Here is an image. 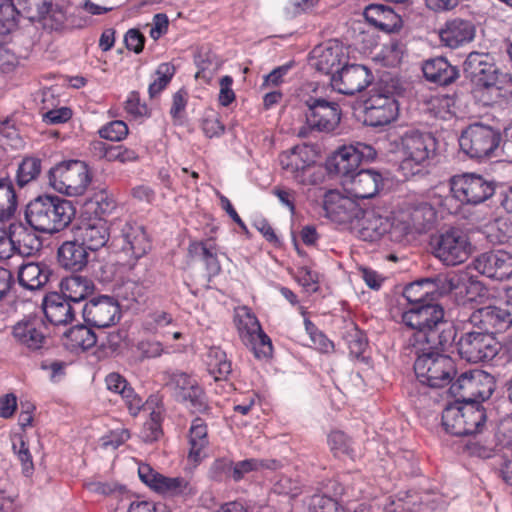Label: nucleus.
Instances as JSON below:
<instances>
[{"instance_id": "obj_1", "label": "nucleus", "mask_w": 512, "mask_h": 512, "mask_svg": "<svg viewBox=\"0 0 512 512\" xmlns=\"http://www.w3.org/2000/svg\"><path fill=\"white\" fill-rule=\"evenodd\" d=\"M401 319L405 326L415 330L411 339L413 347H446L455 338V330L444 321V310L438 304L408 306L402 312Z\"/></svg>"}, {"instance_id": "obj_2", "label": "nucleus", "mask_w": 512, "mask_h": 512, "mask_svg": "<svg viewBox=\"0 0 512 512\" xmlns=\"http://www.w3.org/2000/svg\"><path fill=\"white\" fill-rule=\"evenodd\" d=\"M442 187L433 192V200L443 212L456 214L463 205H478L493 196L494 184L476 173H461L449 180V195H442Z\"/></svg>"}, {"instance_id": "obj_3", "label": "nucleus", "mask_w": 512, "mask_h": 512, "mask_svg": "<svg viewBox=\"0 0 512 512\" xmlns=\"http://www.w3.org/2000/svg\"><path fill=\"white\" fill-rule=\"evenodd\" d=\"M75 215L71 202L54 196H39L26 208L28 224L39 232L53 234L69 225Z\"/></svg>"}, {"instance_id": "obj_4", "label": "nucleus", "mask_w": 512, "mask_h": 512, "mask_svg": "<svg viewBox=\"0 0 512 512\" xmlns=\"http://www.w3.org/2000/svg\"><path fill=\"white\" fill-rule=\"evenodd\" d=\"M401 161L399 168L405 177L420 173L436 151V140L428 132L407 130L395 141Z\"/></svg>"}, {"instance_id": "obj_5", "label": "nucleus", "mask_w": 512, "mask_h": 512, "mask_svg": "<svg viewBox=\"0 0 512 512\" xmlns=\"http://www.w3.org/2000/svg\"><path fill=\"white\" fill-rule=\"evenodd\" d=\"M464 70L497 102L512 94V75L499 70L487 54L472 52L464 62Z\"/></svg>"}, {"instance_id": "obj_6", "label": "nucleus", "mask_w": 512, "mask_h": 512, "mask_svg": "<svg viewBox=\"0 0 512 512\" xmlns=\"http://www.w3.org/2000/svg\"><path fill=\"white\" fill-rule=\"evenodd\" d=\"M414 348L418 354L414 371L422 384L439 388L451 382L456 375V366L451 357L437 351L441 346L430 348L429 345H424Z\"/></svg>"}, {"instance_id": "obj_7", "label": "nucleus", "mask_w": 512, "mask_h": 512, "mask_svg": "<svg viewBox=\"0 0 512 512\" xmlns=\"http://www.w3.org/2000/svg\"><path fill=\"white\" fill-rule=\"evenodd\" d=\"M419 200H406L394 208V237L401 242L409 235L422 234L432 228L436 221V204ZM437 207H439L437 205Z\"/></svg>"}, {"instance_id": "obj_8", "label": "nucleus", "mask_w": 512, "mask_h": 512, "mask_svg": "<svg viewBox=\"0 0 512 512\" xmlns=\"http://www.w3.org/2000/svg\"><path fill=\"white\" fill-rule=\"evenodd\" d=\"M318 153L312 146L302 144L279 155L281 169L299 184H316L322 173L316 166Z\"/></svg>"}, {"instance_id": "obj_9", "label": "nucleus", "mask_w": 512, "mask_h": 512, "mask_svg": "<svg viewBox=\"0 0 512 512\" xmlns=\"http://www.w3.org/2000/svg\"><path fill=\"white\" fill-rule=\"evenodd\" d=\"M49 185L58 193L76 197L83 195L91 183L88 166L80 160L62 161L49 171Z\"/></svg>"}, {"instance_id": "obj_10", "label": "nucleus", "mask_w": 512, "mask_h": 512, "mask_svg": "<svg viewBox=\"0 0 512 512\" xmlns=\"http://www.w3.org/2000/svg\"><path fill=\"white\" fill-rule=\"evenodd\" d=\"M375 157V149L368 144L356 142L343 145L327 158L326 170L329 174L339 177L342 183L358 171L361 163L370 162Z\"/></svg>"}, {"instance_id": "obj_11", "label": "nucleus", "mask_w": 512, "mask_h": 512, "mask_svg": "<svg viewBox=\"0 0 512 512\" xmlns=\"http://www.w3.org/2000/svg\"><path fill=\"white\" fill-rule=\"evenodd\" d=\"M36 9L39 16L51 29H60L67 19V8L64 2L54 0H0V22L14 18L15 9Z\"/></svg>"}, {"instance_id": "obj_12", "label": "nucleus", "mask_w": 512, "mask_h": 512, "mask_svg": "<svg viewBox=\"0 0 512 512\" xmlns=\"http://www.w3.org/2000/svg\"><path fill=\"white\" fill-rule=\"evenodd\" d=\"M431 246L434 256L447 266L462 264L473 253L469 237L457 228H450L436 235Z\"/></svg>"}, {"instance_id": "obj_13", "label": "nucleus", "mask_w": 512, "mask_h": 512, "mask_svg": "<svg viewBox=\"0 0 512 512\" xmlns=\"http://www.w3.org/2000/svg\"><path fill=\"white\" fill-rule=\"evenodd\" d=\"M399 92L394 85H379L366 101L365 122L370 126H384L399 115Z\"/></svg>"}, {"instance_id": "obj_14", "label": "nucleus", "mask_w": 512, "mask_h": 512, "mask_svg": "<svg viewBox=\"0 0 512 512\" xmlns=\"http://www.w3.org/2000/svg\"><path fill=\"white\" fill-rule=\"evenodd\" d=\"M495 379L489 373L474 369L462 373L451 384L450 393L461 401L479 403L489 399L495 390Z\"/></svg>"}, {"instance_id": "obj_15", "label": "nucleus", "mask_w": 512, "mask_h": 512, "mask_svg": "<svg viewBox=\"0 0 512 512\" xmlns=\"http://www.w3.org/2000/svg\"><path fill=\"white\" fill-rule=\"evenodd\" d=\"M235 324L241 340L257 358L271 356V340L263 332L258 319L249 308L243 306L235 310Z\"/></svg>"}, {"instance_id": "obj_16", "label": "nucleus", "mask_w": 512, "mask_h": 512, "mask_svg": "<svg viewBox=\"0 0 512 512\" xmlns=\"http://www.w3.org/2000/svg\"><path fill=\"white\" fill-rule=\"evenodd\" d=\"M500 141L499 131L479 123L468 126L459 138L462 151L471 158L478 159L490 157L498 148Z\"/></svg>"}, {"instance_id": "obj_17", "label": "nucleus", "mask_w": 512, "mask_h": 512, "mask_svg": "<svg viewBox=\"0 0 512 512\" xmlns=\"http://www.w3.org/2000/svg\"><path fill=\"white\" fill-rule=\"evenodd\" d=\"M138 475L151 490L166 497L187 498L196 493L193 484L187 478L165 476L146 463L139 464Z\"/></svg>"}, {"instance_id": "obj_18", "label": "nucleus", "mask_w": 512, "mask_h": 512, "mask_svg": "<svg viewBox=\"0 0 512 512\" xmlns=\"http://www.w3.org/2000/svg\"><path fill=\"white\" fill-rule=\"evenodd\" d=\"M396 226L394 209L387 216H382L374 210H361L351 230L364 241L374 242L387 236L391 241L401 242L394 237Z\"/></svg>"}, {"instance_id": "obj_19", "label": "nucleus", "mask_w": 512, "mask_h": 512, "mask_svg": "<svg viewBox=\"0 0 512 512\" xmlns=\"http://www.w3.org/2000/svg\"><path fill=\"white\" fill-rule=\"evenodd\" d=\"M315 95H310L303 99L307 107L306 123L307 125L319 132H331L339 124L341 119V111L336 102L327 101L313 89Z\"/></svg>"}, {"instance_id": "obj_20", "label": "nucleus", "mask_w": 512, "mask_h": 512, "mask_svg": "<svg viewBox=\"0 0 512 512\" xmlns=\"http://www.w3.org/2000/svg\"><path fill=\"white\" fill-rule=\"evenodd\" d=\"M457 350L462 359L478 363L493 359L498 353V343L483 329L467 331L458 340Z\"/></svg>"}, {"instance_id": "obj_21", "label": "nucleus", "mask_w": 512, "mask_h": 512, "mask_svg": "<svg viewBox=\"0 0 512 512\" xmlns=\"http://www.w3.org/2000/svg\"><path fill=\"white\" fill-rule=\"evenodd\" d=\"M459 279L456 275L438 276L436 278H425L407 285L403 291L404 298L408 301L409 306L431 303L435 295H442L457 289Z\"/></svg>"}, {"instance_id": "obj_22", "label": "nucleus", "mask_w": 512, "mask_h": 512, "mask_svg": "<svg viewBox=\"0 0 512 512\" xmlns=\"http://www.w3.org/2000/svg\"><path fill=\"white\" fill-rule=\"evenodd\" d=\"M355 199L351 195H343L338 190L328 191L323 200L326 216L331 221L352 229L362 210Z\"/></svg>"}, {"instance_id": "obj_23", "label": "nucleus", "mask_w": 512, "mask_h": 512, "mask_svg": "<svg viewBox=\"0 0 512 512\" xmlns=\"http://www.w3.org/2000/svg\"><path fill=\"white\" fill-rule=\"evenodd\" d=\"M371 71L364 65L344 64L337 73L331 76V86L345 95H354L363 91L372 82Z\"/></svg>"}, {"instance_id": "obj_24", "label": "nucleus", "mask_w": 512, "mask_h": 512, "mask_svg": "<svg viewBox=\"0 0 512 512\" xmlns=\"http://www.w3.org/2000/svg\"><path fill=\"white\" fill-rule=\"evenodd\" d=\"M312 66L324 74L337 73L348 61V48L337 40L328 41L312 51Z\"/></svg>"}, {"instance_id": "obj_25", "label": "nucleus", "mask_w": 512, "mask_h": 512, "mask_svg": "<svg viewBox=\"0 0 512 512\" xmlns=\"http://www.w3.org/2000/svg\"><path fill=\"white\" fill-rule=\"evenodd\" d=\"M473 266L480 274L498 281L512 276V254L504 250H493L477 256Z\"/></svg>"}, {"instance_id": "obj_26", "label": "nucleus", "mask_w": 512, "mask_h": 512, "mask_svg": "<svg viewBox=\"0 0 512 512\" xmlns=\"http://www.w3.org/2000/svg\"><path fill=\"white\" fill-rule=\"evenodd\" d=\"M168 387L180 401L190 404L194 412H201L206 408L204 394L197 381L183 372L171 374Z\"/></svg>"}, {"instance_id": "obj_27", "label": "nucleus", "mask_w": 512, "mask_h": 512, "mask_svg": "<svg viewBox=\"0 0 512 512\" xmlns=\"http://www.w3.org/2000/svg\"><path fill=\"white\" fill-rule=\"evenodd\" d=\"M83 317L86 323L106 328L116 323L120 317L118 304L108 296H101L87 302L83 308Z\"/></svg>"}, {"instance_id": "obj_28", "label": "nucleus", "mask_w": 512, "mask_h": 512, "mask_svg": "<svg viewBox=\"0 0 512 512\" xmlns=\"http://www.w3.org/2000/svg\"><path fill=\"white\" fill-rule=\"evenodd\" d=\"M381 184V174L372 169L358 170L341 183L345 192L356 199L374 197Z\"/></svg>"}, {"instance_id": "obj_29", "label": "nucleus", "mask_w": 512, "mask_h": 512, "mask_svg": "<svg viewBox=\"0 0 512 512\" xmlns=\"http://www.w3.org/2000/svg\"><path fill=\"white\" fill-rule=\"evenodd\" d=\"M469 321L472 325L486 331L489 328L501 331L512 324V318L502 301L477 308L471 314Z\"/></svg>"}, {"instance_id": "obj_30", "label": "nucleus", "mask_w": 512, "mask_h": 512, "mask_svg": "<svg viewBox=\"0 0 512 512\" xmlns=\"http://www.w3.org/2000/svg\"><path fill=\"white\" fill-rule=\"evenodd\" d=\"M475 35V24L470 20L462 18H453L446 21L439 30L441 43L452 49L472 42Z\"/></svg>"}, {"instance_id": "obj_31", "label": "nucleus", "mask_w": 512, "mask_h": 512, "mask_svg": "<svg viewBox=\"0 0 512 512\" xmlns=\"http://www.w3.org/2000/svg\"><path fill=\"white\" fill-rule=\"evenodd\" d=\"M75 237L88 250L96 251L104 247L110 238L109 223L103 218L84 221L77 227Z\"/></svg>"}, {"instance_id": "obj_32", "label": "nucleus", "mask_w": 512, "mask_h": 512, "mask_svg": "<svg viewBox=\"0 0 512 512\" xmlns=\"http://www.w3.org/2000/svg\"><path fill=\"white\" fill-rule=\"evenodd\" d=\"M123 251L137 260L148 253L151 242L145 228L137 223H127L122 229Z\"/></svg>"}, {"instance_id": "obj_33", "label": "nucleus", "mask_w": 512, "mask_h": 512, "mask_svg": "<svg viewBox=\"0 0 512 512\" xmlns=\"http://www.w3.org/2000/svg\"><path fill=\"white\" fill-rule=\"evenodd\" d=\"M188 462L196 467L207 457L209 444L208 429L201 418H195L190 426L188 435Z\"/></svg>"}, {"instance_id": "obj_34", "label": "nucleus", "mask_w": 512, "mask_h": 512, "mask_svg": "<svg viewBox=\"0 0 512 512\" xmlns=\"http://www.w3.org/2000/svg\"><path fill=\"white\" fill-rule=\"evenodd\" d=\"M13 336L20 344L39 349L45 340L43 324L36 317L23 319L13 327Z\"/></svg>"}, {"instance_id": "obj_35", "label": "nucleus", "mask_w": 512, "mask_h": 512, "mask_svg": "<svg viewBox=\"0 0 512 512\" xmlns=\"http://www.w3.org/2000/svg\"><path fill=\"white\" fill-rule=\"evenodd\" d=\"M43 310L47 320L54 325H66L74 319L70 302L58 293H50L44 298Z\"/></svg>"}, {"instance_id": "obj_36", "label": "nucleus", "mask_w": 512, "mask_h": 512, "mask_svg": "<svg viewBox=\"0 0 512 512\" xmlns=\"http://www.w3.org/2000/svg\"><path fill=\"white\" fill-rule=\"evenodd\" d=\"M88 249L75 237L74 241L64 242L58 249L61 266L71 271H81L88 263Z\"/></svg>"}, {"instance_id": "obj_37", "label": "nucleus", "mask_w": 512, "mask_h": 512, "mask_svg": "<svg viewBox=\"0 0 512 512\" xmlns=\"http://www.w3.org/2000/svg\"><path fill=\"white\" fill-rule=\"evenodd\" d=\"M36 231L30 225L15 223L11 225L12 243L15 246V253L21 256H31L41 248V240Z\"/></svg>"}, {"instance_id": "obj_38", "label": "nucleus", "mask_w": 512, "mask_h": 512, "mask_svg": "<svg viewBox=\"0 0 512 512\" xmlns=\"http://www.w3.org/2000/svg\"><path fill=\"white\" fill-rule=\"evenodd\" d=\"M364 16L370 24L385 32H392L401 27L400 16L384 5H369L364 11Z\"/></svg>"}, {"instance_id": "obj_39", "label": "nucleus", "mask_w": 512, "mask_h": 512, "mask_svg": "<svg viewBox=\"0 0 512 512\" xmlns=\"http://www.w3.org/2000/svg\"><path fill=\"white\" fill-rule=\"evenodd\" d=\"M422 70L427 80L440 85L450 84L457 77L456 69L442 57L427 60Z\"/></svg>"}, {"instance_id": "obj_40", "label": "nucleus", "mask_w": 512, "mask_h": 512, "mask_svg": "<svg viewBox=\"0 0 512 512\" xmlns=\"http://www.w3.org/2000/svg\"><path fill=\"white\" fill-rule=\"evenodd\" d=\"M49 275L50 271L46 266L29 262L20 266L18 281L24 288L36 290L47 283Z\"/></svg>"}, {"instance_id": "obj_41", "label": "nucleus", "mask_w": 512, "mask_h": 512, "mask_svg": "<svg viewBox=\"0 0 512 512\" xmlns=\"http://www.w3.org/2000/svg\"><path fill=\"white\" fill-rule=\"evenodd\" d=\"M63 344L72 352L86 351L96 344V335L86 326H75L64 334Z\"/></svg>"}, {"instance_id": "obj_42", "label": "nucleus", "mask_w": 512, "mask_h": 512, "mask_svg": "<svg viewBox=\"0 0 512 512\" xmlns=\"http://www.w3.org/2000/svg\"><path fill=\"white\" fill-rule=\"evenodd\" d=\"M176 322L173 316L163 310H156L147 315L143 322V329L150 334L168 338L170 336V328H174Z\"/></svg>"}, {"instance_id": "obj_43", "label": "nucleus", "mask_w": 512, "mask_h": 512, "mask_svg": "<svg viewBox=\"0 0 512 512\" xmlns=\"http://www.w3.org/2000/svg\"><path fill=\"white\" fill-rule=\"evenodd\" d=\"M463 419V401L457 399L448 404L442 413V425L445 430L456 436L467 435V429L462 422Z\"/></svg>"}, {"instance_id": "obj_44", "label": "nucleus", "mask_w": 512, "mask_h": 512, "mask_svg": "<svg viewBox=\"0 0 512 512\" xmlns=\"http://www.w3.org/2000/svg\"><path fill=\"white\" fill-rule=\"evenodd\" d=\"M91 282L82 276H71L61 282V296L69 302H80L92 292Z\"/></svg>"}, {"instance_id": "obj_45", "label": "nucleus", "mask_w": 512, "mask_h": 512, "mask_svg": "<svg viewBox=\"0 0 512 512\" xmlns=\"http://www.w3.org/2000/svg\"><path fill=\"white\" fill-rule=\"evenodd\" d=\"M206 364L209 373L216 381L226 379L232 371L231 362L227 359L226 353L218 347L209 349Z\"/></svg>"}, {"instance_id": "obj_46", "label": "nucleus", "mask_w": 512, "mask_h": 512, "mask_svg": "<svg viewBox=\"0 0 512 512\" xmlns=\"http://www.w3.org/2000/svg\"><path fill=\"white\" fill-rule=\"evenodd\" d=\"M486 421L483 407L473 401H463L462 422L467 429V435L481 432Z\"/></svg>"}, {"instance_id": "obj_47", "label": "nucleus", "mask_w": 512, "mask_h": 512, "mask_svg": "<svg viewBox=\"0 0 512 512\" xmlns=\"http://www.w3.org/2000/svg\"><path fill=\"white\" fill-rule=\"evenodd\" d=\"M17 196L10 180H0V222L9 220L17 209Z\"/></svg>"}, {"instance_id": "obj_48", "label": "nucleus", "mask_w": 512, "mask_h": 512, "mask_svg": "<svg viewBox=\"0 0 512 512\" xmlns=\"http://www.w3.org/2000/svg\"><path fill=\"white\" fill-rule=\"evenodd\" d=\"M185 349V344L165 345L157 340H143L137 344V350L144 358H157L163 354L181 352Z\"/></svg>"}, {"instance_id": "obj_49", "label": "nucleus", "mask_w": 512, "mask_h": 512, "mask_svg": "<svg viewBox=\"0 0 512 512\" xmlns=\"http://www.w3.org/2000/svg\"><path fill=\"white\" fill-rule=\"evenodd\" d=\"M405 54V48L402 43L391 41L385 44L379 54L377 55V59L387 67H396L398 66Z\"/></svg>"}, {"instance_id": "obj_50", "label": "nucleus", "mask_w": 512, "mask_h": 512, "mask_svg": "<svg viewBox=\"0 0 512 512\" xmlns=\"http://www.w3.org/2000/svg\"><path fill=\"white\" fill-rule=\"evenodd\" d=\"M454 101L448 95H433L426 102V111L434 117L447 119L452 114Z\"/></svg>"}, {"instance_id": "obj_51", "label": "nucleus", "mask_w": 512, "mask_h": 512, "mask_svg": "<svg viewBox=\"0 0 512 512\" xmlns=\"http://www.w3.org/2000/svg\"><path fill=\"white\" fill-rule=\"evenodd\" d=\"M175 73V68L170 63H161L156 72L153 82L149 85L150 97H156L168 85Z\"/></svg>"}, {"instance_id": "obj_52", "label": "nucleus", "mask_w": 512, "mask_h": 512, "mask_svg": "<svg viewBox=\"0 0 512 512\" xmlns=\"http://www.w3.org/2000/svg\"><path fill=\"white\" fill-rule=\"evenodd\" d=\"M41 171V161L35 157L23 159L17 171V182L19 186H24L35 180Z\"/></svg>"}, {"instance_id": "obj_53", "label": "nucleus", "mask_w": 512, "mask_h": 512, "mask_svg": "<svg viewBox=\"0 0 512 512\" xmlns=\"http://www.w3.org/2000/svg\"><path fill=\"white\" fill-rule=\"evenodd\" d=\"M86 489L94 494L102 496L122 495L125 488L116 482L92 480L85 483Z\"/></svg>"}, {"instance_id": "obj_54", "label": "nucleus", "mask_w": 512, "mask_h": 512, "mask_svg": "<svg viewBox=\"0 0 512 512\" xmlns=\"http://www.w3.org/2000/svg\"><path fill=\"white\" fill-rule=\"evenodd\" d=\"M309 512H345L339 503L326 495H314L308 504Z\"/></svg>"}, {"instance_id": "obj_55", "label": "nucleus", "mask_w": 512, "mask_h": 512, "mask_svg": "<svg viewBox=\"0 0 512 512\" xmlns=\"http://www.w3.org/2000/svg\"><path fill=\"white\" fill-rule=\"evenodd\" d=\"M127 134V124L121 120L112 121L99 130L101 138L116 142L123 140Z\"/></svg>"}, {"instance_id": "obj_56", "label": "nucleus", "mask_w": 512, "mask_h": 512, "mask_svg": "<svg viewBox=\"0 0 512 512\" xmlns=\"http://www.w3.org/2000/svg\"><path fill=\"white\" fill-rule=\"evenodd\" d=\"M304 324L315 348L325 353L333 350V343L310 320L305 319Z\"/></svg>"}, {"instance_id": "obj_57", "label": "nucleus", "mask_w": 512, "mask_h": 512, "mask_svg": "<svg viewBox=\"0 0 512 512\" xmlns=\"http://www.w3.org/2000/svg\"><path fill=\"white\" fill-rule=\"evenodd\" d=\"M13 450L22 464L24 474L29 476L34 469V465L29 448L22 437H17L13 441Z\"/></svg>"}, {"instance_id": "obj_58", "label": "nucleus", "mask_w": 512, "mask_h": 512, "mask_svg": "<svg viewBox=\"0 0 512 512\" xmlns=\"http://www.w3.org/2000/svg\"><path fill=\"white\" fill-rule=\"evenodd\" d=\"M125 110L135 119H143L149 116L146 104L141 102L139 94L135 91L128 94L125 101Z\"/></svg>"}, {"instance_id": "obj_59", "label": "nucleus", "mask_w": 512, "mask_h": 512, "mask_svg": "<svg viewBox=\"0 0 512 512\" xmlns=\"http://www.w3.org/2000/svg\"><path fill=\"white\" fill-rule=\"evenodd\" d=\"M266 466L267 465L262 460L255 458L239 461L233 466V479L235 481H239L244 478L245 475L254 471H259Z\"/></svg>"}, {"instance_id": "obj_60", "label": "nucleus", "mask_w": 512, "mask_h": 512, "mask_svg": "<svg viewBox=\"0 0 512 512\" xmlns=\"http://www.w3.org/2000/svg\"><path fill=\"white\" fill-rule=\"evenodd\" d=\"M328 444L337 457L350 453V440L341 431L331 432L328 436Z\"/></svg>"}, {"instance_id": "obj_61", "label": "nucleus", "mask_w": 512, "mask_h": 512, "mask_svg": "<svg viewBox=\"0 0 512 512\" xmlns=\"http://www.w3.org/2000/svg\"><path fill=\"white\" fill-rule=\"evenodd\" d=\"M202 130L209 138L219 137L224 132V125L216 113L210 112L203 119Z\"/></svg>"}, {"instance_id": "obj_62", "label": "nucleus", "mask_w": 512, "mask_h": 512, "mask_svg": "<svg viewBox=\"0 0 512 512\" xmlns=\"http://www.w3.org/2000/svg\"><path fill=\"white\" fill-rule=\"evenodd\" d=\"M141 294L142 287L134 281H126L116 289L117 297L128 302L137 301Z\"/></svg>"}, {"instance_id": "obj_63", "label": "nucleus", "mask_w": 512, "mask_h": 512, "mask_svg": "<svg viewBox=\"0 0 512 512\" xmlns=\"http://www.w3.org/2000/svg\"><path fill=\"white\" fill-rule=\"evenodd\" d=\"M130 438L128 429L120 428L110 431L101 438L102 446L105 448L117 449Z\"/></svg>"}, {"instance_id": "obj_64", "label": "nucleus", "mask_w": 512, "mask_h": 512, "mask_svg": "<svg viewBox=\"0 0 512 512\" xmlns=\"http://www.w3.org/2000/svg\"><path fill=\"white\" fill-rule=\"evenodd\" d=\"M220 91L218 101L220 105L226 107L235 100V93L232 89L233 78L231 76H223L219 80Z\"/></svg>"}]
</instances>
